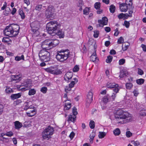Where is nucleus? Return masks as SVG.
I'll use <instances>...</instances> for the list:
<instances>
[{
	"label": "nucleus",
	"mask_w": 146,
	"mask_h": 146,
	"mask_svg": "<svg viewBox=\"0 0 146 146\" xmlns=\"http://www.w3.org/2000/svg\"><path fill=\"white\" fill-rule=\"evenodd\" d=\"M115 117L118 123H125L131 121L132 115L128 112L121 110H117L115 114Z\"/></svg>",
	"instance_id": "nucleus-1"
},
{
	"label": "nucleus",
	"mask_w": 146,
	"mask_h": 146,
	"mask_svg": "<svg viewBox=\"0 0 146 146\" xmlns=\"http://www.w3.org/2000/svg\"><path fill=\"white\" fill-rule=\"evenodd\" d=\"M19 30V27L17 25L12 24L7 26L4 31V33L7 36L14 37L17 35Z\"/></svg>",
	"instance_id": "nucleus-2"
},
{
	"label": "nucleus",
	"mask_w": 146,
	"mask_h": 146,
	"mask_svg": "<svg viewBox=\"0 0 146 146\" xmlns=\"http://www.w3.org/2000/svg\"><path fill=\"white\" fill-rule=\"evenodd\" d=\"M59 43V41L57 39H46L42 42L41 47L43 49L50 50L55 47Z\"/></svg>",
	"instance_id": "nucleus-3"
},
{
	"label": "nucleus",
	"mask_w": 146,
	"mask_h": 146,
	"mask_svg": "<svg viewBox=\"0 0 146 146\" xmlns=\"http://www.w3.org/2000/svg\"><path fill=\"white\" fill-rule=\"evenodd\" d=\"M59 25L58 22L55 21H51L47 23L46 25L47 30L48 33L53 35L54 32H56L58 29Z\"/></svg>",
	"instance_id": "nucleus-4"
},
{
	"label": "nucleus",
	"mask_w": 146,
	"mask_h": 146,
	"mask_svg": "<svg viewBox=\"0 0 146 146\" xmlns=\"http://www.w3.org/2000/svg\"><path fill=\"white\" fill-rule=\"evenodd\" d=\"M69 55V52L67 50L66 51L65 50L58 51L56 55V58L60 62H64L68 58Z\"/></svg>",
	"instance_id": "nucleus-5"
},
{
	"label": "nucleus",
	"mask_w": 146,
	"mask_h": 146,
	"mask_svg": "<svg viewBox=\"0 0 146 146\" xmlns=\"http://www.w3.org/2000/svg\"><path fill=\"white\" fill-rule=\"evenodd\" d=\"M39 56L41 60L44 62L50 61L51 59L50 53L45 50H41L40 51Z\"/></svg>",
	"instance_id": "nucleus-6"
},
{
	"label": "nucleus",
	"mask_w": 146,
	"mask_h": 146,
	"mask_svg": "<svg viewBox=\"0 0 146 146\" xmlns=\"http://www.w3.org/2000/svg\"><path fill=\"white\" fill-rule=\"evenodd\" d=\"M54 131L53 127L50 126H48L42 132L43 139H49L51 137V136L53 134Z\"/></svg>",
	"instance_id": "nucleus-7"
},
{
	"label": "nucleus",
	"mask_w": 146,
	"mask_h": 146,
	"mask_svg": "<svg viewBox=\"0 0 146 146\" xmlns=\"http://www.w3.org/2000/svg\"><path fill=\"white\" fill-rule=\"evenodd\" d=\"M132 0H126L125 3H123L119 5L121 11L126 12L128 9H132Z\"/></svg>",
	"instance_id": "nucleus-8"
},
{
	"label": "nucleus",
	"mask_w": 146,
	"mask_h": 146,
	"mask_svg": "<svg viewBox=\"0 0 146 146\" xmlns=\"http://www.w3.org/2000/svg\"><path fill=\"white\" fill-rule=\"evenodd\" d=\"M25 85L22 84L19 87L20 90H29L31 86V82L30 80H26L24 82Z\"/></svg>",
	"instance_id": "nucleus-9"
},
{
	"label": "nucleus",
	"mask_w": 146,
	"mask_h": 146,
	"mask_svg": "<svg viewBox=\"0 0 146 146\" xmlns=\"http://www.w3.org/2000/svg\"><path fill=\"white\" fill-rule=\"evenodd\" d=\"M54 8L52 6H49L46 12V15L48 18H53L54 17Z\"/></svg>",
	"instance_id": "nucleus-10"
},
{
	"label": "nucleus",
	"mask_w": 146,
	"mask_h": 146,
	"mask_svg": "<svg viewBox=\"0 0 146 146\" xmlns=\"http://www.w3.org/2000/svg\"><path fill=\"white\" fill-rule=\"evenodd\" d=\"M115 83H111L108 82L107 84V86L108 88H114L113 90V91L115 92V94L117 93L119 89L118 88V85L117 84H115Z\"/></svg>",
	"instance_id": "nucleus-11"
},
{
	"label": "nucleus",
	"mask_w": 146,
	"mask_h": 146,
	"mask_svg": "<svg viewBox=\"0 0 146 146\" xmlns=\"http://www.w3.org/2000/svg\"><path fill=\"white\" fill-rule=\"evenodd\" d=\"M93 94L92 92H90L87 95L86 99V105L88 107L93 100Z\"/></svg>",
	"instance_id": "nucleus-12"
},
{
	"label": "nucleus",
	"mask_w": 146,
	"mask_h": 146,
	"mask_svg": "<svg viewBox=\"0 0 146 146\" xmlns=\"http://www.w3.org/2000/svg\"><path fill=\"white\" fill-rule=\"evenodd\" d=\"M45 70L48 72H50L51 74L58 75L59 74L60 72L52 67H50L45 69Z\"/></svg>",
	"instance_id": "nucleus-13"
},
{
	"label": "nucleus",
	"mask_w": 146,
	"mask_h": 146,
	"mask_svg": "<svg viewBox=\"0 0 146 146\" xmlns=\"http://www.w3.org/2000/svg\"><path fill=\"white\" fill-rule=\"evenodd\" d=\"M32 30L33 32L35 33L37 31L40 27V25L38 22L32 23L31 25Z\"/></svg>",
	"instance_id": "nucleus-14"
},
{
	"label": "nucleus",
	"mask_w": 146,
	"mask_h": 146,
	"mask_svg": "<svg viewBox=\"0 0 146 146\" xmlns=\"http://www.w3.org/2000/svg\"><path fill=\"white\" fill-rule=\"evenodd\" d=\"M31 102H25L24 104L22 107V109L26 111L27 110L30 108H33L35 107L31 105Z\"/></svg>",
	"instance_id": "nucleus-15"
},
{
	"label": "nucleus",
	"mask_w": 146,
	"mask_h": 146,
	"mask_svg": "<svg viewBox=\"0 0 146 146\" xmlns=\"http://www.w3.org/2000/svg\"><path fill=\"white\" fill-rule=\"evenodd\" d=\"M98 22L100 24V26L103 27L104 25H107L108 23V19L106 17H104L102 18V20H98Z\"/></svg>",
	"instance_id": "nucleus-16"
},
{
	"label": "nucleus",
	"mask_w": 146,
	"mask_h": 146,
	"mask_svg": "<svg viewBox=\"0 0 146 146\" xmlns=\"http://www.w3.org/2000/svg\"><path fill=\"white\" fill-rule=\"evenodd\" d=\"M33 108H30L31 109L30 111L27 112V114L29 117H31L34 115L36 113V110Z\"/></svg>",
	"instance_id": "nucleus-17"
},
{
	"label": "nucleus",
	"mask_w": 146,
	"mask_h": 146,
	"mask_svg": "<svg viewBox=\"0 0 146 146\" xmlns=\"http://www.w3.org/2000/svg\"><path fill=\"white\" fill-rule=\"evenodd\" d=\"M56 34L58 35L60 38H63L64 36V32L61 31L59 30L58 29L57 31L56 32H54V34L52 35H54Z\"/></svg>",
	"instance_id": "nucleus-18"
},
{
	"label": "nucleus",
	"mask_w": 146,
	"mask_h": 146,
	"mask_svg": "<svg viewBox=\"0 0 146 146\" xmlns=\"http://www.w3.org/2000/svg\"><path fill=\"white\" fill-rule=\"evenodd\" d=\"M72 73L70 72L67 73L64 76V78L65 80L68 81L72 78Z\"/></svg>",
	"instance_id": "nucleus-19"
},
{
	"label": "nucleus",
	"mask_w": 146,
	"mask_h": 146,
	"mask_svg": "<svg viewBox=\"0 0 146 146\" xmlns=\"http://www.w3.org/2000/svg\"><path fill=\"white\" fill-rule=\"evenodd\" d=\"M20 78V75H12L11 77V81H16L17 82L19 80Z\"/></svg>",
	"instance_id": "nucleus-20"
},
{
	"label": "nucleus",
	"mask_w": 146,
	"mask_h": 146,
	"mask_svg": "<svg viewBox=\"0 0 146 146\" xmlns=\"http://www.w3.org/2000/svg\"><path fill=\"white\" fill-rule=\"evenodd\" d=\"M15 128L19 129L23 126L22 123L18 121H16L14 122Z\"/></svg>",
	"instance_id": "nucleus-21"
},
{
	"label": "nucleus",
	"mask_w": 146,
	"mask_h": 146,
	"mask_svg": "<svg viewBox=\"0 0 146 146\" xmlns=\"http://www.w3.org/2000/svg\"><path fill=\"white\" fill-rule=\"evenodd\" d=\"M94 55H92L90 57V60L93 62H96L97 60H98V59L96 56V53H94Z\"/></svg>",
	"instance_id": "nucleus-22"
},
{
	"label": "nucleus",
	"mask_w": 146,
	"mask_h": 146,
	"mask_svg": "<svg viewBox=\"0 0 146 146\" xmlns=\"http://www.w3.org/2000/svg\"><path fill=\"white\" fill-rule=\"evenodd\" d=\"M21 96V93H19L17 94H13L11 96V98L13 100L18 98Z\"/></svg>",
	"instance_id": "nucleus-23"
},
{
	"label": "nucleus",
	"mask_w": 146,
	"mask_h": 146,
	"mask_svg": "<svg viewBox=\"0 0 146 146\" xmlns=\"http://www.w3.org/2000/svg\"><path fill=\"white\" fill-rule=\"evenodd\" d=\"M96 135V133L95 132H92L90 135V142L92 143Z\"/></svg>",
	"instance_id": "nucleus-24"
},
{
	"label": "nucleus",
	"mask_w": 146,
	"mask_h": 146,
	"mask_svg": "<svg viewBox=\"0 0 146 146\" xmlns=\"http://www.w3.org/2000/svg\"><path fill=\"white\" fill-rule=\"evenodd\" d=\"M76 117L74 115H70L68 116V121H71V122H74L75 120Z\"/></svg>",
	"instance_id": "nucleus-25"
},
{
	"label": "nucleus",
	"mask_w": 146,
	"mask_h": 146,
	"mask_svg": "<svg viewBox=\"0 0 146 146\" xmlns=\"http://www.w3.org/2000/svg\"><path fill=\"white\" fill-rule=\"evenodd\" d=\"M127 72L121 70L120 71L119 77L120 78H121L123 77L125 75L127 76Z\"/></svg>",
	"instance_id": "nucleus-26"
},
{
	"label": "nucleus",
	"mask_w": 146,
	"mask_h": 146,
	"mask_svg": "<svg viewBox=\"0 0 146 146\" xmlns=\"http://www.w3.org/2000/svg\"><path fill=\"white\" fill-rule=\"evenodd\" d=\"M129 45V43L127 42L125 44H123L122 45V49L123 51L126 50L128 48Z\"/></svg>",
	"instance_id": "nucleus-27"
},
{
	"label": "nucleus",
	"mask_w": 146,
	"mask_h": 146,
	"mask_svg": "<svg viewBox=\"0 0 146 146\" xmlns=\"http://www.w3.org/2000/svg\"><path fill=\"white\" fill-rule=\"evenodd\" d=\"M15 60L17 61H19L21 60H24V57L23 55H22L21 56H17L15 57Z\"/></svg>",
	"instance_id": "nucleus-28"
},
{
	"label": "nucleus",
	"mask_w": 146,
	"mask_h": 146,
	"mask_svg": "<svg viewBox=\"0 0 146 146\" xmlns=\"http://www.w3.org/2000/svg\"><path fill=\"white\" fill-rule=\"evenodd\" d=\"M140 116H143L146 115V110L142 109L140 110L139 112Z\"/></svg>",
	"instance_id": "nucleus-29"
},
{
	"label": "nucleus",
	"mask_w": 146,
	"mask_h": 146,
	"mask_svg": "<svg viewBox=\"0 0 146 146\" xmlns=\"http://www.w3.org/2000/svg\"><path fill=\"white\" fill-rule=\"evenodd\" d=\"M36 92V90L34 89H31L29 90V96H32L34 95Z\"/></svg>",
	"instance_id": "nucleus-30"
},
{
	"label": "nucleus",
	"mask_w": 146,
	"mask_h": 146,
	"mask_svg": "<svg viewBox=\"0 0 146 146\" xmlns=\"http://www.w3.org/2000/svg\"><path fill=\"white\" fill-rule=\"evenodd\" d=\"M120 129L118 128H116L115 130L113 131V133L115 135H118L120 133Z\"/></svg>",
	"instance_id": "nucleus-31"
},
{
	"label": "nucleus",
	"mask_w": 146,
	"mask_h": 146,
	"mask_svg": "<svg viewBox=\"0 0 146 146\" xmlns=\"http://www.w3.org/2000/svg\"><path fill=\"white\" fill-rule=\"evenodd\" d=\"M106 135V133L104 132H99L98 137L102 139Z\"/></svg>",
	"instance_id": "nucleus-32"
},
{
	"label": "nucleus",
	"mask_w": 146,
	"mask_h": 146,
	"mask_svg": "<svg viewBox=\"0 0 146 146\" xmlns=\"http://www.w3.org/2000/svg\"><path fill=\"white\" fill-rule=\"evenodd\" d=\"M90 9L89 7H86L83 10V14L87 15L89 14Z\"/></svg>",
	"instance_id": "nucleus-33"
},
{
	"label": "nucleus",
	"mask_w": 146,
	"mask_h": 146,
	"mask_svg": "<svg viewBox=\"0 0 146 146\" xmlns=\"http://www.w3.org/2000/svg\"><path fill=\"white\" fill-rule=\"evenodd\" d=\"M10 40V39L8 37H4L3 38L2 42L5 43L9 44V42Z\"/></svg>",
	"instance_id": "nucleus-34"
},
{
	"label": "nucleus",
	"mask_w": 146,
	"mask_h": 146,
	"mask_svg": "<svg viewBox=\"0 0 146 146\" xmlns=\"http://www.w3.org/2000/svg\"><path fill=\"white\" fill-rule=\"evenodd\" d=\"M71 105V104L70 102H66L65 103L64 108H66V110H68L70 108Z\"/></svg>",
	"instance_id": "nucleus-35"
},
{
	"label": "nucleus",
	"mask_w": 146,
	"mask_h": 146,
	"mask_svg": "<svg viewBox=\"0 0 146 146\" xmlns=\"http://www.w3.org/2000/svg\"><path fill=\"white\" fill-rule=\"evenodd\" d=\"M115 9V7L113 5H111L110 7V10L111 13H113Z\"/></svg>",
	"instance_id": "nucleus-36"
},
{
	"label": "nucleus",
	"mask_w": 146,
	"mask_h": 146,
	"mask_svg": "<svg viewBox=\"0 0 146 146\" xmlns=\"http://www.w3.org/2000/svg\"><path fill=\"white\" fill-rule=\"evenodd\" d=\"M144 82V80L143 79L141 78L137 79L136 80V82L139 85H141Z\"/></svg>",
	"instance_id": "nucleus-37"
},
{
	"label": "nucleus",
	"mask_w": 146,
	"mask_h": 146,
	"mask_svg": "<svg viewBox=\"0 0 146 146\" xmlns=\"http://www.w3.org/2000/svg\"><path fill=\"white\" fill-rule=\"evenodd\" d=\"M113 58V57L111 56H108L107 57V58L106 60V62L107 63H110L112 61Z\"/></svg>",
	"instance_id": "nucleus-38"
},
{
	"label": "nucleus",
	"mask_w": 146,
	"mask_h": 146,
	"mask_svg": "<svg viewBox=\"0 0 146 146\" xmlns=\"http://www.w3.org/2000/svg\"><path fill=\"white\" fill-rule=\"evenodd\" d=\"M77 5L79 7H82L84 5V3L82 0H78Z\"/></svg>",
	"instance_id": "nucleus-39"
},
{
	"label": "nucleus",
	"mask_w": 146,
	"mask_h": 146,
	"mask_svg": "<svg viewBox=\"0 0 146 146\" xmlns=\"http://www.w3.org/2000/svg\"><path fill=\"white\" fill-rule=\"evenodd\" d=\"M126 86L127 89L129 90L133 87V84L131 83H127L126 84Z\"/></svg>",
	"instance_id": "nucleus-40"
},
{
	"label": "nucleus",
	"mask_w": 146,
	"mask_h": 146,
	"mask_svg": "<svg viewBox=\"0 0 146 146\" xmlns=\"http://www.w3.org/2000/svg\"><path fill=\"white\" fill-rule=\"evenodd\" d=\"M90 126L91 129H93L95 127V123L93 121H91L90 122Z\"/></svg>",
	"instance_id": "nucleus-41"
},
{
	"label": "nucleus",
	"mask_w": 146,
	"mask_h": 146,
	"mask_svg": "<svg viewBox=\"0 0 146 146\" xmlns=\"http://www.w3.org/2000/svg\"><path fill=\"white\" fill-rule=\"evenodd\" d=\"M47 90V88L45 87H42L40 89V91L43 94L46 93Z\"/></svg>",
	"instance_id": "nucleus-42"
},
{
	"label": "nucleus",
	"mask_w": 146,
	"mask_h": 146,
	"mask_svg": "<svg viewBox=\"0 0 146 146\" xmlns=\"http://www.w3.org/2000/svg\"><path fill=\"white\" fill-rule=\"evenodd\" d=\"M19 14L21 16V18L22 19H23L25 18V14L24 13L23 11L21 10L19 11Z\"/></svg>",
	"instance_id": "nucleus-43"
},
{
	"label": "nucleus",
	"mask_w": 146,
	"mask_h": 146,
	"mask_svg": "<svg viewBox=\"0 0 146 146\" xmlns=\"http://www.w3.org/2000/svg\"><path fill=\"white\" fill-rule=\"evenodd\" d=\"M124 42V39L122 36H121L117 40V43L118 44H121Z\"/></svg>",
	"instance_id": "nucleus-44"
},
{
	"label": "nucleus",
	"mask_w": 146,
	"mask_h": 146,
	"mask_svg": "<svg viewBox=\"0 0 146 146\" xmlns=\"http://www.w3.org/2000/svg\"><path fill=\"white\" fill-rule=\"evenodd\" d=\"M125 59L122 58L119 60V65H123L125 63Z\"/></svg>",
	"instance_id": "nucleus-45"
},
{
	"label": "nucleus",
	"mask_w": 146,
	"mask_h": 146,
	"mask_svg": "<svg viewBox=\"0 0 146 146\" xmlns=\"http://www.w3.org/2000/svg\"><path fill=\"white\" fill-rule=\"evenodd\" d=\"M94 36L95 38H98L99 35V31H98L96 30L94 32Z\"/></svg>",
	"instance_id": "nucleus-46"
},
{
	"label": "nucleus",
	"mask_w": 146,
	"mask_h": 146,
	"mask_svg": "<svg viewBox=\"0 0 146 146\" xmlns=\"http://www.w3.org/2000/svg\"><path fill=\"white\" fill-rule=\"evenodd\" d=\"M72 113L75 116L78 113L77 111V109L74 107H73L72 109Z\"/></svg>",
	"instance_id": "nucleus-47"
},
{
	"label": "nucleus",
	"mask_w": 146,
	"mask_h": 146,
	"mask_svg": "<svg viewBox=\"0 0 146 146\" xmlns=\"http://www.w3.org/2000/svg\"><path fill=\"white\" fill-rule=\"evenodd\" d=\"M100 7V3H96L94 4V7L96 9H99Z\"/></svg>",
	"instance_id": "nucleus-48"
},
{
	"label": "nucleus",
	"mask_w": 146,
	"mask_h": 146,
	"mask_svg": "<svg viewBox=\"0 0 146 146\" xmlns=\"http://www.w3.org/2000/svg\"><path fill=\"white\" fill-rule=\"evenodd\" d=\"M79 69L78 66L76 65L73 69V71L74 72H78Z\"/></svg>",
	"instance_id": "nucleus-49"
},
{
	"label": "nucleus",
	"mask_w": 146,
	"mask_h": 146,
	"mask_svg": "<svg viewBox=\"0 0 146 146\" xmlns=\"http://www.w3.org/2000/svg\"><path fill=\"white\" fill-rule=\"evenodd\" d=\"M42 9V5H38L36 7L35 9L36 10L38 11H41Z\"/></svg>",
	"instance_id": "nucleus-50"
},
{
	"label": "nucleus",
	"mask_w": 146,
	"mask_h": 146,
	"mask_svg": "<svg viewBox=\"0 0 146 146\" xmlns=\"http://www.w3.org/2000/svg\"><path fill=\"white\" fill-rule=\"evenodd\" d=\"M132 135V133L130 131H127L126 132V135L127 137H131Z\"/></svg>",
	"instance_id": "nucleus-51"
},
{
	"label": "nucleus",
	"mask_w": 146,
	"mask_h": 146,
	"mask_svg": "<svg viewBox=\"0 0 146 146\" xmlns=\"http://www.w3.org/2000/svg\"><path fill=\"white\" fill-rule=\"evenodd\" d=\"M103 101L104 103H106L109 101V100L107 97L105 96L103 98Z\"/></svg>",
	"instance_id": "nucleus-52"
},
{
	"label": "nucleus",
	"mask_w": 146,
	"mask_h": 146,
	"mask_svg": "<svg viewBox=\"0 0 146 146\" xmlns=\"http://www.w3.org/2000/svg\"><path fill=\"white\" fill-rule=\"evenodd\" d=\"M5 92L7 93H11L12 92V90L9 88L7 87L5 89Z\"/></svg>",
	"instance_id": "nucleus-53"
},
{
	"label": "nucleus",
	"mask_w": 146,
	"mask_h": 146,
	"mask_svg": "<svg viewBox=\"0 0 146 146\" xmlns=\"http://www.w3.org/2000/svg\"><path fill=\"white\" fill-rule=\"evenodd\" d=\"M123 25H125L127 28H128L130 25V23L129 22L125 21Z\"/></svg>",
	"instance_id": "nucleus-54"
},
{
	"label": "nucleus",
	"mask_w": 146,
	"mask_h": 146,
	"mask_svg": "<svg viewBox=\"0 0 146 146\" xmlns=\"http://www.w3.org/2000/svg\"><path fill=\"white\" fill-rule=\"evenodd\" d=\"M6 135L11 137L13 135V133L11 131L7 132L6 133Z\"/></svg>",
	"instance_id": "nucleus-55"
},
{
	"label": "nucleus",
	"mask_w": 146,
	"mask_h": 146,
	"mask_svg": "<svg viewBox=\"0 0 146 146\" xmlns=\"http://www.w3.org/2000/svg\"><path fill=\"white\" fill-rule=\"evenodd\" d=\"M71 88L69 86V87H66L65 88V92L67 93H68V91H70L71 90Z\"/></svg>",
	"instance_id": "nucleus-56"
},
{
	"label": "nucleus",
	"mask_w": 146,
	"mask_h": 146,
	"mask_svg": "<svg viewBox=\"0 0 146 146\" xmlns=\"http://www.w3.org/2000/svg\"><path fill=\"white\" fill-rule=\"evenodd\" d=\"M117 17L119 19L123 18L124 17L123 16V13H121L119 14L118 15Z\"/></svg>",
	"instance_id": "nucleus-57"
},
{
	"label": "nucleus",
	"mask_w": 146,
	"mask_h": 146,
	"mask_svg": "<svg viewBox=\"0 0 146 146\" xmlns=\"http://www.w3.org/2000/svg\"><path fill=\"white\" fill-rule=\"evenodd\" d=\"M138 73L139 74L142 75L143 74V71L142 70L139 68H138Z\"/></svg>",
	"instance_id": "nucleus-58"
},
{
	"label": "nucleus",
	"mask_w": 146,
	"mask_h": 146,
	"mask_svg": "<svg viewBox=\"0 0 146 146\" xmlns=\"http://www.w3.org/2000/svg\"><path fill=\"white\" fill-rule=\"evenodd\" d=\"M75 84V82L74 81H72L69 84V86L71 88H72L74 87V85Z\"/></svg>",
	"instance_id": "nucleus-59"
},
{
	"label": "nucleus",
	"mask_w": 146,
	"mask_h": 146,
	"mask_svg": "<svg viewBox=\"0 0 146 146\" xmlns=\"http://www.w3.org/2000/svg\"><path fill=\"white\" fill-rule=\"evenodd\" d=\"M74 135H75L74 133L73 132H72L70 133V135L69 137L71 139H72L74 137Z\"/></svg>",
	"instance_id": "nucleus-60"
},
{
	"label": "nucleus",
	"mask_w": 146,
	"mask_h": 146,
	"mask_svg": "<svg viewBox=\"0 0 146 146\" xmlns=\"http://www.w3.org/2000/svg\"><path fill=\"white\" fill-rule=\"evenodd\" d=\"M133 144L135 146H138L140 145V143L139 141H134Z\"/></svg>",
	"instance_id": "nucleus-61"
},
{
	"label": "nucleus",
	"mask_w": 146,
	"mask_h": 146,
	"mask_svg": "<svg viewBox=\"0 0 146 146\" xmlns=\"http://www.w3.org/2000/svg\"><path fill=\"white\" fill-rule=\"evenodd\" d=\"M105 31L107 32H109L111 30L110 28L109 27H106L105 28Z\"/></svg>",
	"instance_id": "nucleus-62"
},
{
	"label": "nucleus",
	"mask_w": 146,
	"mask_h": 146,
	"mask_svg": "<svg viewBox=\"0 0 146 146\" xmlns=\"http://www.w3.org/2000/svg\"><path fill=\"white\" fill-rule=\"evenodd\" d=\"M110 53L111 54L114 55L116 54V52L115 50L112 49L110 50Z\"/></svg>",
	"instance_id": "nucleus-63"
},
{
	"label": "nucleus",
	"mask_w": 146,
	"mask_h": 146,
	"mask_svg": "<svg viewBox=\"0 0 146 146\" xmlns=\"http://www.w3.org/2000/svg\"><path fill=\"white\" fill-rule=\"evenodd\" d=\"M141 46L143 48V50L145 51L146 52V45L143 44H142L141 45Z\"/></svg>",
	"instance_id": "nucleus-64"
}]
</instances>
